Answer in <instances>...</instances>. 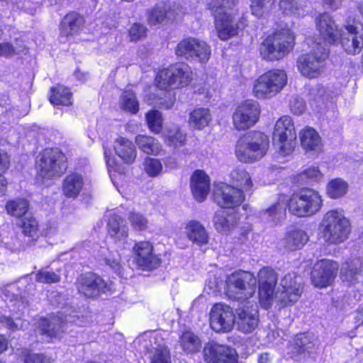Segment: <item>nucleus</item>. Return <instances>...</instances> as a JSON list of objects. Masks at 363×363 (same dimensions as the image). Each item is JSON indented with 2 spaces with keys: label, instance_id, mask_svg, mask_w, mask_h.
<instances>
[{
  "label": "nucleus",
  "instance_id": "obj_10",
  "mask_svg": "<svg viewBox=\"0 0 363 363\" xmlns=\"http://www.w3.org/2000/svg\"><path fill=\"white\" fill-rule=\"evenodd\" d=\"M272 140L279 154L285 156L294 150L296 133L292 119L289 116L280 118L275 123Z\"/></svg>",
  "mask_w": 363,
  "mask_h": 363
},
{
  "label": "nucleus",
  "instance_id": "obj_12",
  "mask_svg": "<svg viewBox=\"0 0 363 363\" xmlns=\"http://www.w3.org/2000/svg\"><path fill=\"white\" fill-rule=\"evenodd\" d=\"M259 115V104L252 99L245 100L236 106L233 113V125L237 130L249 129L257 123Z\"/></svg>",
  "mask_w": 363,
  "mask_h": 363
},
{
  "label": "nucleus",
  "instance_id": "obj_5",
  "mask_svg": "<svg viewBox=\"0 0 363 363\" xmlns=\"http://www.w3.org/2000/svg\"><path fill=\"white\" fill-rule=\"evenodd\" d=\"M294 40V34L289 28L277 30L261 43L260 55L267 61L279 60L293 49Z\"/></svg>",
  "mask_w": 363,
  "mask_h": 363
},
{
  "label": "nucleus",
  "instance_id": "obj_49",
  "mask_svg": "<svg viewBox=\"0 0 363 363\" xmlns=\"http://www.w3.org/2000/svg\"><path fill=\"white\" fill-rule=\"evenodd\" d=\"M143 169L149 177H156L162 173L163 166L160 160L147 157L143 162Z\"/></svg>",
  "mask_w": 363,
  "mask_h": 363
},
{
  "label": "nucleus",
  "instance_id": "obj_26",
  "mask_svg": "<svg viewBox=\"0 0 363 363\" xmlns=\"http://www.w3.org/2000/svg\"><path fill=\"white\" fill-rule=\"evenodd\" d=\"M191 189L196 201L201 202L206 199L210 191V180L203 171L196 170L192 174Z\"/></svg>",
  "mask_w": 363,
  "mask_h": 363
},
{
  "label": "nucleus",
  "instance_id": "obj_47",
  "mask_svg": "<svg viewBox=\"0 0 363 363\" xmlns=\"http://www.w3.org/2000/svg\"><path fill=\"white\" fill-rule=\"evenodd\" d=\"M298 179L305 184L319 183L323 179V174L318 167L310 166L298 175Z\"/></svg>",
  "mask_w": 363,
  "mask_h": 363
},
{
  "label": "nucleus",
  "instance_id": "obj_21",
  "mask_svg": "<svg viewBox=\"0 0 363 363\" xmlns=\"http://www.w3.org/2000/svg\"><path fill=\"white\" fill-rule=\"evenodd\" d=\"M203 354L208 363H238L235 350L216 342L206 344Z\"/></svg>",
  "mask_w": 363,
  "mask_h": 363
},
{
  "label": "nucleus",
  "instance_id": "obj_56",
  "mask_svg": "<svg viewBox=\"0 0 363 363\" xmlns=\"http://www.w3.org/2000/svg\"><path fill=\"white\" fill-rule=\"evenodd\" d=\"M164 138L168 145L174 147L182 146L185 142V135L177 128L168 130Z\"/></svg>",
  "mask_w": 363,
  "mask_h": 363
},
{
  "label": "nucleus",
  "instance_id": "obj_23",
  "mask_svg": "<svg viewBox=\"0 0 363 363\" xmlns=\"http://www.w3.org/2000/svg\"><path fill=\"white\" fill-rule=\"evenodd\" d=\"M240 216L235 210L221 209L216 212L213 217V226L221 235H230L237 227Z\"/></svg>",
  "mask_w": 363,
  "mask_h": 363
},
{
  "label": "nucleus",
  "instance_id": "obj_57",
  "mask_svg": "<svg viewBox=\"0 0 363 363\" xmlns=\"http://www.w3.org/2000/svg\"><path fill=\"white\" fill-rule=\"evenodd\" d=\"M35 280L40 283L52 284L60 281L59 274L47 269H41L35 274Z\"/></svg>",
  "mask_w": 363,
  "mask_h": 363
},
{
  "label": "nucleus",
  "instance_id": "obj_13",
  "mask_svg": "<svg viewBox=\"0 0 363 363\" xmlns=\"http://www.w3.org/2000/svg\"><path fill=\"white\" fill-rule=\"evenodd\" d=\"M79 294L87 298L99 296L101 294L112 293L113 284L105 281L101 277L94 274L81 275L77 281Z\"/></svg>",
  "mask_w": 363,
  "mask_h": 363
},
{
  "label": "nucleus",
  "instance_id": "obj_55",
  "mask_svg": "<svg viewBox=\"0 0 363 363\" xmlns=\"http://www.w3.org/2000/svg\"><path fill=\"white\" fill-rule=\"evenodd\" d=\"M128 218L134 230L141 231L147 228L148 220L142 213L130 211Z\"/></svg>",
  "mask_w": 363,
  "mask_h": 363
},
{
  "label": "nucleus",
  "instance_id": "obj_20",
  "mask_svg": "<svg viewBox=\"0 0 363 363\" xmlns=\"http://www.w3.org/2000/svg\"><path fill=\"white\" fill-rule=\"evenodd\" d=\"M135 343H143V347L152 354L151 363H171L169 351L157 334H145L137 339Z\"/></svg>",
  "mask_w": 363,
  "mask_h": 363
},
{
  "label": "nucleus",
  "instance_id": "obj_58",
  "mask_svg": "<svg viewBox=\"0 0 363 363\" xmlns=\"http://www.w3.org/2000/svg\"><path fill=\"white\" fill-rule=\"evenodd\" d=\"M147 28L140 23H134L129 29L130 41H138L146 35Z\"/></svg>",
  "mask_w": 363,
  "mask_h": 363
},
{
  "label": "nucleus",
  "instance_id": "obj_43",
  "mask_svg": "<svg viewBox=\"0 0 363 363\" xmlns=\"http://www.w3.org/2000/svg\"><path fill=\"white\" fill-rule=\"evenodd\" d=\"M304 0H281L279 3L280 9L286 15L303 16L305 14Z\"/></svg>",
  "mask_w": 363,
  "mask_h": 363
},
{
  "label": "nucleus",
  "instance_id": "obj_19",
  "mask_svg": "<svg viewBox=\"0 0 363 363\" xmlns=\"http://www.w3.org/2000/svg\"><path fill=\"white\" fill-rule=\"evenodd\" d=\"M358 21L349 18L344 27L347 30V37L342 35L340 40L343 49L351 55L359 53L363 47V30L360 29Z\"/></svg>",
  "mask_w": 363,
  "mask_h": 363
},
{
  "label": "nucleus",
  "instance_id": "obj_18",
  "mask_svg": "<svg viewBox=\"0 0 363 363\" xmlns=\"http://www.w3.org/2000/svg\"><path fill=\"white\" fill-rule=\"evenodd\" d=\"M338 264L329 259L317 262L311 272V281L317 288L330 286L337 275Z\"/></svg>",
  "mask_w": 363,
  "mask_h": 363
},
{
  "label": "nucleus",
  "instance_id": "obj_7",
  "mask_svg": "<svg viewBox=\"0 0 363 363\" xmlns=\"http://www.w3.org/2000/svg\"><path fill=\"white\" fill-rule=\"evenodd\" d=\"M311 48V52L301 55L296 62L298 70L308 78L313 79L320 76L324 71V62L328 57V49L323 46L320 41L313 42L307 40Z\"/></svg>",
  "mask_w": 363,
  "mask_h": 363
},
{
  "label": "nucleus",
  "instance_id": "obj_54",
  "mask_svg": "<svg viewBox=\"0 0 363 363\" xmlns=\"http://www.w3.org/2000/svg\"><path fill=\"white\" fill-rule=\"evenodd\" d=\"M171 11L166 12V6L164 4H160L157 5L152 9L148 16V21L152 25L161 23L164 17L167 16H169Z\"/></svg>",
  "mask_w": 363,
  "mask_h": 363
},
{
  "label": "nucleus",
  "instance_id": "obj_39",
  "mask_svg": "<svg viewBox=\"0 0 363 363\" xmlns=\"http://www.w3.org/2000/svg\"><path fill=\"white\" fill-rule=\"evenodd\" d=\"M18 245V237L13 225L4 223L0 225V246L13 250Z\"/></svg>",
  "mask_w": 363,
  "mask_h": 363
},
{
  "label": "nucleus",
  "instance_id": "obj_36",
  "mask_svg": "<svg viewBox=\"0 0 363 363\" xmlns=\"http://www.w3.org/2000/svg\"><path fill=\"white\" fill-rule=\"evenodd\" d=\"M84 24V18L77 13H69L66 15L60 26V35L68 37L77 33L82 30Z\"/></svg>",
  "mask_w": 363,
  "mask_h": 363
},
{
  "label": "nucleus",
  "instance_id": "obj_11",
  "mask_svg": "<svg viewBox=\"0 0 363 363\" xmlns=\"http://www.w3.org/2000/svg\"><path fill=\"white\" fill-rule=\"evenodd\" d=\"M192 72L186 65H176L161 70L155 81L160 89H177L188 85Z\"/></svg>",
  "mask_w": 363,
  "mask_h": 363
},
{
  "label": "nucleus",
  "instance_id": "obj_28",
  "mask_svg": "<svg viewBox=\"0 0 363 363\" xmlns=\"http://www.w3.org/2000/svg\"><path fill=\"white\" fill-rule=\"evenodd\" d=\"M293 354L315 352L318 347V340L310 333L297 335L291 344Z\"/></svg>",
  "mask_w": 363,
  "mask_h": 363
},
{
  "label": "nucleus",
  "instance_id": "obj_29",
  "mask_svg": "<svg viewBox=\"0 0 363 363\" xmlns=\"http://www.w3.org/2000/svg\"><path fill=\"white\" fill-rule=\"evenodd\" d=\"M184 233L193 243L203 246L208 242L209 235L205 227L199 221L189 220L184 228Z\"/></svg>",
  "mask_w": 363,
  "mask_h": 363
},
{
  "label": "nucleus",
  "instance_id": "obj_16",
  "mask_svg": "<svg viewBox=\"0 0 363 363\" xmlns=\"http://www.w3.org/2000/svg\"><path fill=\"white\" fill-rule=\"evenodd\" d=\"M233 310L228 305L216 303L210 313L211 328L217 333L230 332L235 324Z\"/></svg>",
  "mask_w": 363,
  "mask_h": 363
},
{
  "label": "nucleus",
  "instance_id": "obj_37",
  "mask_svg": "<svg viewBox=\"0 0 363 363\" xmlns=\"http://www.w3.org/2000/svg\"><path fill=\"white\" fill-rule=\"evenodd\" d=\"M83 185L84 179L80 174H69L66 176L63 182V194L67 198L75 199L80 194Z\"/></svg>",
  "mask_w": 363,
  "mask_h": 363
},
{
  "label": "nucleus",
  "instance_id": "obj_2",
  "mask_svg": "<svg viewBox=\"0 0 363 363\" xmlns=\"http://www.w3.org/2000/svg\"><path fill=\"white\" fill-rule=\"evenodd\" d=\"M208 6L214 16L216 30L220 40L237 35L245 26L246 19L238 13L235 0H209Z\"/></svg>",
  "mask_w": 363,
  "mask_h": 363
},
{
  "label": "nucleus",
  "instance_id": "obj_61",
  "mask_svg": "<svg viewBox=\"0 0 363 363\" xmlns=\"http://www.w3.org/2000/svg\"><path fill=\"white\" fill-rule=\"evenodd\" d=\"M290 108L294 114L300 115L305 111L306 104L302 99L294 98L291 101Z\"/></svg>",
  "mask_w": 363,
  "mask_h": 363
},
{
  "label": "nucleus",
  "instance_id": "obj_50",
  "mask_svg": "<svg viewBox=\"0 0 363 363\" xmlns=\"http://www.w3.org/2000/svg\"><path fill=\"white\" fill-rule=\"evenodd\" d=\"M273 4L272 0H252V14L260 18L266 16Z\"/></svg>",
  "mask_w": 363,
  "mask_h": 363
},
{
  "label": "nucleus",
  "instance_id": "obj_51",
  "mask_svg": "<svg viewBox=\"0 0 363 363\" xmlns=\"http://www.w3.org/2000/svg\"><path fill=\"white\" fill-rule=\"evenodd\" d=\"M23 233L25 235L35 239L38 237L39 230L36 220L30 215H28L22 220Z\"/></svg>",
  "mask_w": 363,
  "mask_h": 363
},
{
  "label": "nucleus",
  "instance_id": "obj_41",
  "mask_svg": "<svg viewBox=\"0 0 363 363\" xmlns=\"http://www.w3.org/2000/svg\"><path fill=\"white\" fill-rule=\"evenodd\" d=\"M349 190L348 183L342 178H335L330 180L326 186V195L333 199H337L345 196Z\"/></svg>",
  "mask_w": 363,
  "mask_h": 363
},
{
  "label": "nucleus",
  "instance_id": "obj_40",
  "mask_svg": "<svg viewBox=\"0 0 363 363\" xmlns=\"http://www.w3.org/2000/svg\"><path fill=\"white\" fill-rule=\"evenodd\" d=\"M135 143L141 151L148 155H158L162 151L161 144L152 136L138 135Z\"/></svg>",
  "mask_w": 363,
  "mask_h": 363
},
{
  "label": "nucleus",
  "instance_id": "obj_22",
  "mask_svg": "<svg viewBox=\"0 0 363 363\" xmlns=\"http://www.w3.org/2000/svg\"><path fill=\"white\" fill-rule=\"evenodd\" d=\"M315 23L317 30L324 41L323 43L320 42L323 46L328 48V44L335 43L340 40L342 31L337 28L328 13L320 14L315 18Z\"/></svg>",
  "mask_w": 363,
  "mask_h": 363
},
{
  "label": "nucleus",
  "instance_id": "obj_34",
  "mask_svg": "<svg viewBox=\"0 0 363 363\" xmlns=\"http://www.w3.org/2000/svg\"><path fill=\"white\" fill-rule=\"evenodd\" d=\"M285 217L286 201L284 197H279L276 203L261 213L262 219L272 225H277Z\"/></svg>",
  "mask_w": 363,
  "mask_h": 363
},
{
  "label": "nucleus",
  "instance_id": "obj_38",
  "mask_svg": "<svg viewBox=\"0 0 363 363\" xmlns=\"http://www.w3.org/2000/svg\"><path fill=\"white\" fill-rule=\"evenodd\" d=\"M211 121V114L208 108L199 107L194 108L189 117V126L196 130H202L208 126Z\"/></svg>",
  "mask_w": 363,
  "mask_h": 363
},
{
  "label": "nucleus",
  "instance_id": "obj_35",
  "mask_svg": "<svg viewBox=\"0 0 363 363\" xmlns=\"http://www.w3.org/2000/svg\"><path fill=\"white\" fill-rule=\"evenodd\" d=\"M113 147L116 154L124 163L130 164L134 162L137 156V151L131 141L120 137L115 140Z\"/></svg>",
  "mask_w": 363,
  "mask_h": 363
},
{
  "label": "nucleus",
  "instance_id": "obj_60",
  "mask_svg": "<svg viewBox=\"0 0 363 363\" xmlns=\"http://www.w3.org/2000/svg\"><path fill=\"white\" fill-rule=\"evenodd\" d=\"M0 324L11 330H15L22 327L21 320L18 318H16V320H13L11 318L4 315L0 316Z\"/></svg>",
  "mask_w": 363,
  "mask_h": 363
},
{
  "label": "nucleus",
  "instance_id": "obj_14",
  "mask_svg": "<svg viewBox=\"0 0 363 363\" xmlns=\"http://www.w3.org/2000/svg\"><path fill=\"white\" fill-rule=\"evenodd\" d=\"M133 263L136 267L144 271H151L157 268L161 260L154 253V247L149 241H140L135 243L133 247Z\"/></svg>",
  "mask_w": 363,
  "mask_h": 363
},
{
  "label": "nucleus",
  "instance_id": "obj_59",
  "mask_svg": "<svg viewBox=\"0 0 363 363\" xmlns=\"http://www.w3.org/2000/svg\"><path fill=\"white\" fill-rule=\"evenodd\" d=\"M175 101L174 96L172 95L170 93H165L164 96L160 97L157 101H151L148 99V102L150 104H155L156 106L162 108H170L172 107Z\"/></svg>",
  "mask_w": 363,
  "mask_h": 363
},
{
  "label": "nucleus",
  "instance_id": "obj_1",
  "mask_svg": "<svg viewBox=\"0 0 363 363\" xmlns=\"http://www.w3.org/2000/svg\"><path fill=\"white\" fill-rule=\"evenodd\" d=\"M277 279L275 271L269 267H263L259 271L257 279L252 273L243 271L234 272L227 278L226 295L231 299L240 301L243 304L238 309L237 325L239 330L249 333L257 326V307L249 301L255 293L257 282L259 301L264 309L269 308L275 300L284 306L298 301L303 292V285L296 274L291 272L285 274L281 279L277 293H275Z\"/></svg>",
  "mask_w": 363,
  "mask_h": 363
},
{
  "label": "nucleus",
  "instance_id": "obj_17",
  "mask_svg": "<svg viewBox=\"0 0 363 363\" xmlns=\"http://www.w3.org/2000/svg\"><path fill=\"white\" fill-rule=\"evenodd\" d=\"M213 197L218 205L231 210H235L245 199V195L240 191L223 182L215 184Z\"/></svg>",
  "mask_w": 363,
  "mask_h": 363
},
{
  "label": "nucleus",
  "instance_id": "obj_3",
  "mask_svg": "<svg viewBox=\"0 0 363 363\" xmlns=\"http://www.w3.org/2000/svg\"><path fill=\"white\" fill-rule=\"evenodd\" d=\"M269 137L259 131H250L236 143L235 155L242 163H253L260 160L269 150Z\"/></svg>",
  "mask_w": 363,
  "mask_h": 363
},
{
  "label": "nucleus",
  "instance_id": "obj_31",
  "mask_svg": "<svg viewBox=\"0 0 363 363\" xmlns=\"http://www.w3.org/2000/svg\"><path fill=\"white\" fill-rule=\"evenodd\" d=\"M363 274V258L357 257L346 262L340 271L341 279L350 284H354Z\"/></svg>",
  "mask_w": 363,
  "mask_h": 363
},
{
  "label": "nucleus",
  "instance_id": "obj_45",
  "mask_svg": "<svg viewBox=\"0 0 363 363\" xmlns=\"http://www.w3.org/2000/svg\"><path fill=\"white\" fill-rule=\"evenodd\" d=\"M332 92L323 86H318L311 91L310 104L315 109L324 106L331 98Z\"/></svg>",
  "mask_w": 363,
  "mask_h": 363
},
{
  "label": "nucleus",
  "instance_id": "obj_53",
  "mask_svg": "<svg viewBox=\"0 0 363 363\" xmlns=\"http://www.w3.org/2000/svg\"><path fill=\"white\" fill-rule=\"evenodd\" d=\"M25 48L26 46L23 44H19L18 40H16L15 46L9 43H0V56L11 57L22 52Z\"/></svg>",
  "mask_w": 363,
  "mask_h": 363
},
{
  "label": "nucleus",
  "instance_id": "obj_25",
  "mask_svg": "<svg viewBox=\"0 0 363 363\" xmlns=\"http://www.w3.org/2000/svg\"><path fill=\"white\" fill-rule=\"evenodd\" d=\"M106 217L108 219L107 228L110 236L116 242L125 240L128 235V228L121 216L116 211H109Z\"/></svg>",
  "mask_w": 363,
  "mask_h": 363
},
{
  "label": "nucleus",
  "instance_id": "obj_8",
  "mask_svg": "<svg viewBox=\"0 0 363 363\" xmlns=\"http://www.w3.org/2000/svg\"><path fill=\"white\" fill-rule=\"evenodd\" d=\"M323 206L320 193L311 188L303 189L291 195L288 201L289 211L298 217L315 215Z\"/></svg>",
  "mask_w": 363,
  "mask_h": 363
},
{
  "label": "nucleus",
  "instance_id": "obj_32",
  "mask_svg": "<svg viewBox=\"0 0 363 363\" xmlns=\"http://www.w3.org/2000/svg\"><path fill=\"white\" fill-rule=\"evenodd\" d=\"M308 240L306 232L301 229L289 230L281 240L280 245L287 250L294 251L301 249Z\"/></svg>",
  "mask_w": 363,
  "mask_h": 363
},
{
  "label": "nucleus",
  "instance_id": "obj_6",
  "mask_svg": "<svg viewBox=\"0 0 363 363\" xmlns=\"http://www.w3.org/2000/svg\"><path fill=\"white\" fill-rule=\"evenodd\" d=\"M285 70L272 69L255 79L252 84V94L261 100L270 99L277 96L287 84Z\"/></svg>",
  "mask_w": 363,
  "mask_h": 363
},
{
  "label": "nucleus",
  "instance_id": "obj_27",
  "mask_svg": "<svg viewBox=\"0 0 363 363\" xmlns=\"http://www.w3.org/2000/svg\"><path fill=\"white\" fill-rule=\"evenodd\" d=\"M65 325L62 318L57 316L40 318L36 323V327L40 330L41 333L51 338H60Z\"/></svg>",
  "mask_w": 363,
  "mask_h": 363
},
{
  "label": "nucleus",
  "instance_id": "obj_48",
  "mask_svg": "<svg viewBox=\"0 0 363 363\" xmlns=\"http://www.w3.org/2000/svg\"><path fill=\"white\" fill-rule=\"evenodd\" d=\"M120 106L122 109L131 113H135L138 111V102L132 91H124L121 96Z\"/></svg>",
  "mask_w": 363,
  "mask_h": 363
},
{
  "label": "nucleus",
  "instance_id": "obj_63",
  "mask_svg": "<svg viewBox=\"0 0 363 363\" xmlns=\"http://www.w3.org/2000/svg\"><path fill=\"white\" fill-rule=\"evenodd\" d=\"M24 363H51L50 359L43 354H30L24 360Z\"/></svg>",
  "mask_w": 363,
  "mask_h": 363
},
{
  "label": "nucleus",
  "instance_id": "obj_44",
  "mask_svg": "<svg viewBox=\"0 0 363 363\" xmlns=\"http://www.w3.org/2000/svg\"><path fill=\"white\" fill-rule=\"evenodd\" d=\"M6 211L10 216L24 218L28 215V203L24 199L9 200L6 204Z\"/></svg>",
  "mask_w": 363,
  "mask_h": 363
},
{
  "label": "nucleus",
  "instance_id": "obj_64",
  "mask_svg": "<svg viewBox=\"0 0 363 363\" xmlns=\"http://www.w3.org/2000/svg\"><path fill=\"white\" fill-rule=\"evenodd\" d=\"M11 305L9 306L10 311L11 312H14L18 314L20 312L23 311V310L26 308V303L21 300V298H16L14 301H11Z\"/></svg>",
  "mask_w": 363,
  "mask_h": 363
},
{
  "label": "nucleus",
  "instance_id": "obj_4",
  "mask_svg": "<svg viewBox=\"0 0 363 363\" xmlns=\"http://www.w3.org/2000/svg\"><path fill=\"white\" fill-rule=\"evenodd\" d=\"M322 238L328 245L345 242L350 234V222L341 209H332L323 216L320 225Z\"/></svg>",
  "mask_w": 363,
  "mask_h": 363
},
{
  "label": "nucleus",
  "instance_id": "obj_24",
  "mask_svg": "<svg viewBox=\"0 0 363 363\" xmlns=\"http://www.w3.org/2000/svg\"><path fill=\"white\" fill-rule=\"evenodd\" d=\"M301 145L309 154L318 155L323 150V141L318 133L313 128L306 127L299 133Z\"/></svg>",
  "mask_w": 363,
  "mask_h": 363
},
{
  "label": "nucleus",
  "instance_id": "obj_42",
  "mask_svg": "<svg viewBox=\"0 0 363 363\" xmlns=\"http://www.w3.org/2000/svg\"><path fill=\"white\" fill-rule=\"evenodd\" d=\"M50 101L54 105H71L72 93L67 88L58 85L52 88Z\"/></svg>",
  "mask_w": 363,
  "mask_h": 363
},
{
  "label": "nucleus",
  "instance_id": "obj_30",
  "mask_svg": "<svg viewBox=\"0 0 363 363\" xmlns=\"http://www.w3.org/2000/svg\"><path fill=\"white\" fill-rule=\"evenodd\" d=\"M230 179L231 185L243 194L245 192H252L255 189V184L250 173L244 168L233 169L230 172Z\"/></svg>",
  "mask_w": 363,
  "mask_h": 363
},
{
  "label": "nucleus",
  "instance_id": "obj_46",
  "mask_svg": "<svg viewBox=\"0 0 363 363\" xmlns=\"http://www.w3.org/2000/svg\"><path fill=\"white\" fill-rule=\"evenodd\" d=\"M180 345L186 353H194L200 350L201 342L193 333L186 331L180 337Z\"/></svg>",
  "mask_w": 363,
  "mask_h": 363
},
{
  "label": "nucleus",
  "instance_id": "obj_62",
  "mask_svg": "<svg viewBox=\"0 0 363 363\" xmlns=\"http://www.w3.org/2000/svg\"><path fill=\"white\" fill-rule=\"evenodd\" d=\"M106 264L111 269H113L116 273L121 274V265L120 262V256L118 253L113 255L112 257H106L105 259Z\"/></svg>",
  "mask_w": 363,
  "mask_h": 363
},
{
  "label": "nucleus",
  "instance_id": "obj_33",
  "mask_svg": "<svg viewBox=\"0 0 363 363\" xmlns=\"http://www.w3.org/2000/svg\"><path fill=\"white\" fill-rule=\"evenodd\" d=\"M104 155L106 162V166L110 174L111 179L114 186L119 189L121 186V182L124 179L125 168L117 164L115 159L112 156L111 150L104 144Z\"/></svg>",
  "mask_w": 363,
  "mask_h": 363
},
{
  "label": "nucleus",
  "instance_id": "obj_9",
  "mask_svg": "<svg viewBox=\"0 0 363 363\" xmlns=\"http://www.w3.org/2000/svg\"><path fill=\"white\" fill-rule=\"evenodd\" d=\"M38 177L43 182L60 177L67 169L66 157L57 148L45 149L37 162Z\"/></svg>",
  "mask_w": 363,
  "mask_h": 363
},
{
  "label": "nucleus",
  "instance_id": "obj_15",
  "mask_svg": "<svg viewBox=\"0 0 363 363\" xmlns=\"http://www.w3.org/2000/svg\"><path fill=\"white\" fill-rule=\"evenodd\" d=\"M176 54L187 59L206 63L211 55V48L206 42L194 38L182 40L177 46Z\"/></svg>",
  "mask_w": 363,
  "mask_h": 363
},
{
  "label": "nucleus",
  "instance_id": "obj_52",
  "mask_svg": "<svg viewBox=\"0 0 363 363\" xmlns=\"http://www.w3.org/2000/svg\"><path fill=\"white\" fill-rule=\"evenodd\" d=\"M147 125L151 131L155 133H160L163 118L162 114L158 111H150L146 114Z\"/></svg>",
  "mask_w": 363,
  "mask_h": 363
}]
</instances>
